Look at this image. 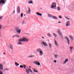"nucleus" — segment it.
I'll use <instances>...</instances> for the list:
<instances>
[{
	"label": "nucleus",
	"mask_w": 74,
	"mask_h": 74,
	"mask_svg": "<svg viewBox=\"0 0 74 74\" xmlns=\"http://www.w3.org/2000/svg\"><path fill=\"white\" fill-rule=\"evenodd\" d=\"M65 38L67 41V42L68 45H70V40H69V38H68L67 36H65Z\"/></svg>",
	"instance_id": "obj_11"
},
{
	"label": "nucleus",
	"mask_w": 74,
	"mask_h": 74,
	"mask_svg": "<svg viewBox=\"0 0 74 74\" xmlns=\"http://www.w3.org/2000/svg\"><path fill=\"white\" fill-rule=\"evenodd\" d=\"M28 58H32L33 57V56H28Z\"/></svg>",
	"instance_id": "obj_44"
},
{
	"label": "nucleus",
	"mask_w": 74,
	"mask_h": 74,
	"mask_svg": "<svg viewBox=\"0 0 74 74\" xmlns=\"http://www.w3.org/2000/svg\"><path fill=\"white\" fill-rule=\"evenodd\" d=\"M28 11H26V12L27 14H30V8H28Z\"/></svg>",
	"instance_id": "obj_15"
},
{
	"label": "nucleus",
	"mask_w": 74,
	"mask_h": 74,
	"mask_svg": "<svg viewBox=\"0 0 74 74\" xmlns=\"http://www.w3.org/2000/svg\"><path fill=\"white\" fill-rule=\"evenodd\" d=\"M16 37V35H13L12 36V38H14V37Z\"/></svg>",
	"instance_id": "obj_36"
},
{
	"label": "nucleus",
	"mask_w": 74,
	"mask_h": 74,
	"mask_svg": "<svg viewBox=\"0 0 74 74\" xmlns=\"http://www.w3.org/2000/svg\"><path fill=\"white\" fill-rule=\"evenodd\" d=\"M3 54L5 55V53H3Z\"/></svg>",
	"instance_id": "obj_48"
},
{
	"label": "nucleus",
	"mask_w": 74,
	"mask_h": 74,
	"mask_svg": "<svg viewBox=\"0 0 74 74\" xmlns=\"http://www.w3.org/2000/svg\"><path fill=\"white\" fill-rule=\"evenodd\" d=\"M0 74H3V72L1 71H0Z\"/></svg>",
	"instance_id": "obj_42"
},
{
	"label": "nucleus",
	"mask_w": 74,
	"mask_h": 74,
	"mask_svg": "<svg viewBox=\"0 0 74 74\" xmlns=\"http://www.w3.org/2000/svg\"><path fill=\"white\" fill-rule=\"evenodd\" d=\"M1 27H2V25H0V29H1Z\"/></svg>",
	"instance_id": "obj_41"
},
{
	"label": "nucleus",
	"mask_w": 74,
	"mask_h": 74,
	"mask_svg": "<svg viewBox=\"0 0 74 74\" xmlns=\"http://www.w3.org/2000/svg\"><path fill=\"white\" fill-rule=\"evenodd\" d=\"M18 44H22V43L20 41L18 43Z\"/></svg>",
	"instance_id": "obj_34"
},
{
	"label": "nucleus",
	"mask_w": 74,
	"mask_h": 74,
	"mask_svg": "<svg viewBox=\"0 0 74 74\" xmlns=\"http://www.w3.org/2000/svg\"><path fill=\"white\" fill-rule=\"evenodd\" d=\"M48 16L49 18H52V16L51 14H48Z\"/></svg>",
	"instance_id": "obj_26"
},
{
	"label": "nucleus",
	"mask_w": 74,
	"mask_h": 74,
	"mask_svg": "<svg viewBox=\"0 0 74 74\" xmlns=\"http://www.w3.org/2000/svg\"><path fill=\"white\" fill-rule=\"evenodd\" d=\"M16 37L17 38H18V37H19V36L16 35Z\"/></svg>",
	"instance_id": "obj_40"
},
{
	"label": "nucleus",
	"mask_w": 74,
	"mask_h": 74,
	"mask_svg": "<svg viewBox=\"0 0 74 74\" xmlns=\"http://www.w3.org/2000/svg\"><path fill=\"white\" fill-rule=\"evenodd\" d=\"M36 51L37 52H39L40 56H42L43 55H44V53L42 51V49L41 48H38L36 50Z\"/></svg>",
	"instance_id": "obj_3"
},
{
	"label": "nucleus",
	"mask_w": 74,
	"mask_h": 74,
	"mask_svg": "<svg viewBox=\"0 0 74 74\" xmlns=\"http://www.w3.org/2000/svg\"><path fill=\"white\" fill-rule=\"evenodd\" d=\"M1 36V34H0V37Z\"/></svg>",
	"instance_id": "obj_52"
},
{
	"label": "nucleus",
	"mask_w": 74,
	"mask_h": 74,
	"mask_svg": "<svg viewBox=\"0 0 74 74\" xmlns=\"http://www.w3.org/2000/svg\"><path fill=\"white\" fill-rule=\"evenodd\" d=\"M34 63L37 66H40V63L38 62V60H35L34 62Z\"/></svg>",
	"instance_id": "obj_7"
},
{
	"label": "nucleus",
	"mask_w": 74,
	"mask_h": 74,
	"mask_svg": "<svg viewBox=\"0 0 74 74\" xmlns=\"http://www.w3.org/2000/svg\"><path fill=\"white\" fill-rule=\"evenodd\" d=\"M15 30H16V32L19 34H21V29H18V28H16Z\"/></svg>",
	"instance_id": "obj_5"
},
{
	"label": "nucleus",
	"mask_w": 74,
	"mask_h": 74,
	"mask_svg": "<svg viewBox=\"0 0 74 74\" xmlns=\"http://www.w3.org/2000/svg\"><path fill=\"white\" fill-rule=\"evenodd\" d=\"M23 13H21V18H22V17H23Z\"/></svg>",
	"instance_id": "obj_29"
},
{
	"label": "nucleus",
	"mask_w": 74,
	"mask_h": 74,
	"mask_svg": "<svg viewBox=\"0 0 74 74\" xmlns=\"http://www.w3.org/2000/svg\"><path fill=\"white\" fill-rule=\"evenodd\" d=\"M70 21H67L66 23V26H70Z\"/></svg>",
	"instance_id": "obj_9"
},
{
	"label": "nucleus",
	"mask_w": 74,
	"mask_h": 74,
	"mask_svg": "<svg viewBox=\"0 0 74 74\" xmlns=\"http://www.w3.org/2000/svg\"><path fill=\"white\" fill-rule=\"evenodd\" d=\"M41 43L42 44V45H44L45 47H46V46H47V47H48V45H47V43H46V42H45L42 41L41 42Z\"/></svg>",
	"instance_id": "obj_10"
},
{
	"label": "nucleus",
	"mask_w": 74,
	"mask_h": 74,
	"mask_svg": "<svg viewBox=\"0 0 74 74\" xmlns=\"http://www.w3.org/2000/svg\"><path fill=\"white\" fill-rule=\"evenodd\" d=\"M23 67H24V69H25L26 68V65H25V64H23Z\"/></svg>",
	"instance_id": "obj_37"
},
{
	"label": "nucleus",
	"mask_w": 74,
	"mask_h": 74,
	"mask_svg": "<svg viewBox=\"0 0 74 74\" xmlns=\"http://www.w3.org/2000/svg\"><path fill=\"white\" fill-rule=\"evenodd\" d=\"M65 18L66 19H67V20H70L69 18L67 17H65Z\"/></svg>",
	"instance_id": "obj_32"
},
{
	"label": "nucleus",
	"mask_w": 74,
	"mask_h": 74,
	"mask_svg": "<svg viewBox=\"0 0 74 74\" xmlns=\"http://www.w3.org/2000/svg\"><path fill=\"white\" fill-rule=\"evenodd\" d=\"M15 64L16 66H19V64H18V63H17V62H15Z\"/></svg>",
	"instance_id": "obj_21"
},
{
	"label": "nucleus",
	"mask_w": 74,
	"mask_h": 74,
	"mask_svg": "<svg viewBox=\"0 0 74 74\" xmlns=\"http://www.w3.org/2000/svg\"><path fill=\"white\" fill-rule=\"evenodd\" d=\"M58 33L59 34V35H60V36L61 37V38L62 39H63V35H62V33L60 32V29H58Z\"/></svg>",
	"instance_id": "obj_6"
},
{
	"label": "nucleus",
	"mask_w": 74,
	"mask_h": 74,
	"mask_svg": "<svg viewBox=\"0 0 74 74\" xmlns=\"http://www.w3.org/2000/svg\"><path fill=\"white\" fill-rule=\"evenodd\" d=\"M59 18H60V19H62V16H59Z\"/></svg>",
	"instance_id": "obj_38"
},
{
	"label": "nucleus",
	"mask_w": 74,
	"mask_h": 74,
	"mask_svg": "<svg viewBox=\"0 0 74 74\" xmlns=\"http://www.w3.org/2000/svg\"><path fill=\"white\" fill-rule=\"evenodd\" d=\"M36 15H39L40 16H42V14H40V13H39L38 12H36Z\"/></svg>",
	"instance_id": "obj_18"
},
{
	"label": "nucleus",
	"mask_w": 74,
	"mask_h": 74,
	"mask_svg": "<svg viewBox=\"0 0 74 74\" xmlns=\"http://www.w3.org/2000/svg\"><path fill=\"white\" fill-rule=\"evenodd\" d=\"M69 37L71 39V40H72V41H74V38H73V36L71 35H69Z\"/></svg>",
	"instance_id": "obj_13"
},
{
	"label": "nucleus",
	"mask_w": 74,
	"mask_h": 74,
	"mask_svg": "<svg viewBox=\"0 0 74 74\" xmlns=\"http://www.w3.org/2000/svg\"><path fill=\"white\" fill-rule=\"evenodd\" d=\"M69 48L70 49V52H72V49H73V47H69Z\"/></svg>",
	"instance_id": "obj_19"
},
{
	"label": "nucleus",
	"mask_w": 74,
	"mask_h": 74,
	"mask_svg": "<svg viewBox=\"0 0 74 74\" xmlns=\"http://www.w3.org/2000/svg\"><path fill=\"white\" fill-rule=\"evenodd\" d=\"M17 13L19 14L20 13V6H18L17 7Z\"/></svg>",
	"instance_id": "obj_12"
},
{
	"label": "nucleus",
	"mask_w": 74,
	"mask_h": 74,
	"mask_svg": "<svg viewBox=\"0 0 74 74\" xmlns=\"http://www.w3.org/2000/svg\"><path fill=\"white\" fill-rule=\"evenodd\" d=\"M57 10L58 11H60V8L59 7V6H58Z\"/></svg>",
	"instance_id": "obj_27"
},
{
	"label": "nucleus",
	"mask_w": 74,
	"mask_h": 74,
	"mask_svg": "<svg viewBox=\"0 0 74 74\" xmlns=\"http://www.w3.org/2000/svg\"><path fill=\"white\" fill-rule=\"evenodd\" d=\"M33 3V0H29L28 1L29 4H32Z\"/></svg>",
	"instance_id": "obj_17"
},
{
	"label": "nucleus",
	"mask_w": 74,
	"mask_h": 74,
	"mask_svg": "<svg viewBox=\"0 0 74 74\" xmlns=\"http://www.w3.org/2000/svg\"><path fill=\"white\" fill-rule=\"evenodd\" d=\"M69 61V60L67 59H66L63 62V64H65L66 63V62H67Z\"/></svg>",
	"instance_id": "obj_16"
},
{
	"label": "nucleus",
	"mask_w": 74,
	"mask_h": 74,
	"mask_svg": "<svg viewBox=\"0 0 74 74\" xmlns=\"http://www.w3.org/2000/svg\"><path fill=\"white\" fill-rule=\"evenodd\" d=\"M58 23H61V22L60 21H58Z\"/></svg>",
	"instance_id": "obj_46"
},
{
	"label": "nucleus",
	"mask_w": 74,
	"mask_h": 74,
	"mask_svg": "<svg viewBox=\"0 0 74 74\" xmlns=\"http://www.w3.org/2000/svg\"><path fill=\"white\" fill-rule=\"evenodd\" d=\"M13 13H15V11L14 10V11Z\"/></svg>",
	"instance_id": "obj_49"
},
{
	"label": "nucleus",
	"mask_w": 74,
	"mask_h": 74,
	"mask_svg": "<svg viewBox=\"0 0 74 74\" xmlns=\"http://www.w3.org/2000/svg\"><path fill=\"white\" fill-rule=\"evenodd\" d=\"M24 23H25V21H22V24H24Z\"/></svg>",
	"instance_id": "obj_35"
},
{
	"label": "nucleus",
	"mask_w": 74,
	"mask_h": 74,
	"mask_svg": "<svg viewBox=\"0 0 74 74\" xmlns=\"http://www.w3.org/2000/svg\"><path fill=\"white\" fill-rule=\"evenodd\" d=\"M3 18V17H0V19H1Z\"/></svg>",
	"instance_id": "obj_45"
},
{
	"label": "nucleus",
	"mask_w": 74,
	"mask_h": 74,
	"mask_svg": "<svg viewBox=\"0 0 74 74\" xmlns=\"http://www.w3.org/2000/svg\"><path fill=\"white\" fill-rule=\"evenodd\" d=\"M50 8L51 9H54L56 8V3L55 2H53L52 3Z\"/></svg>",
	"instance_id": "obj_2"
},
{
	"label": "nucleus",
	"mask_w": 74,
	"mask_h": 74,
	"mask_svg": "<svg viewBox=\"0 0 74 74\" xmlns=\"http://www.w3.org/2000/svg\"><path fill=\"white\" fill-rule=\"evenodd\" d=\"M54 63H56V61L55 60H54Z\"/></svg>",
	"instance_id": "obj_43"
},
{
	"label": "nucleus",
	"mask_w": 74,
	"mask_h": 74,
	"mask_svg": "<svg viewBox=\"0 0 74 74\" xmlns=\"http://www.w3.org/2000/svg\"><path fill=\"white\" fill-rule=\"evenodd\" d=\"M29 67H30V68H31V66H29Z\"/></svg>",
	"instance_id": "obj_50"
},
{
	"label": "nucleus",
	"mask_w": 74,
	"mask_h": 74,
	"mask_svg": "<svg viewBox=\"0 0 74 74\" xmlns=\"http://www.w3.org/2000/svg\"><path fill=\"white\" fill-rule=\"evenodd\" d=\"M10 48L12 50H13V46H12V45H11L10 46Z\"/></svg>",
	"instance_id": "obj_23"
},
{
	"label": "nucleus",
	"mask_w": 74,
	"mask_h": 74,
	"mask_svg": "<svg viewBox=\"0 0 74 74\" xmlns=\"http://www.w3.org/2000/svg\"><path fill=\"white\" fill-rule=\"evenodd\" d=\"M20 68H23V66L22 65H21L20 66Z\"/></svg>",
	"instance_id": "obj_33"
},
{
	"label": "nucleus",
	"mask_w": 74,
	"mask_h": 74,
	"mask_svg": "<svg viewBox=\"0 0 74 74\" xmlns=\"http://www.w3.org/2000/svg\"><path fill=\"white\" fill-rule=\"evenodd\" d=\"M47 35L48 37H52V36H51V35L49 33H48L47 34Z\"/></svg>",
	"instance_id": "obj_22"
},
{
	"label": "nucleus",
	"mask_w": 74,
	"mask_h": 74,
	"mask_svg": "<svg viewBox=\"0 0 74 74\" xmlns=\"http://www.w3.org/2000/svg\"><path fill=\"white\" fill-rule=\"evenodd\" d=\"M24 16H25V14L24 15Z\"/></svg>",
	"instance_id": "obj_51"
},
{
	"label": "nucleus",
	"mask_w": 74,
	"mask_h": 74,
	"mask_svg": "<svg viewBox=\"0 0 74 74\" xmlns=\"http://www.w3.org/2000/svg\"><path fill=\"white\" fill-rule=\"evenodd\" d=\"M53 34L54 36L55 37H57V35L55 33H53Z\"/></svg>",
	"instance_id": "obj_30"
},
{
	"label": "nucleus",
	"mask_w": 74,
	"mask_h": 74,
	"mask_svg": "<svg viewBox=\"0 0 74 74\" xmlns=\"http://www.w3.org/2000/svg\"><path fill=\"white\" fill-rule=\"evenodd\" d=\"M55 44L57 46V47H59V45L57 43V42H56V40H55Z\"/></svg>",
	"instance_id": "obj_20"
},
{
	"label": "nucleus",
	"mask_w": 74,
	"mask_h": 74,
	"mask_svg": "<svg viewBox=\"0 0 74 74\" xmlns=\"http://www.w3.org/2000/svg\"><path fill=\"white\" fill-rule=\"evenodd\" d=\"M52 18H53V19H58L57 17H56V16H52Z\"/></svg>",
	"instance_id": "obj_24"
},
{
	"label": "nucleus",
	"mask_w": 74,
	"mask_h": 74,
	"mask_svg": "<svg viewBox=\"0 0 74 74\" xmlns=\"http://www.w3.org/2000/svg\"><path fill=\"white\" fill-rule=\"evenodd\" d=\"M34 73H37L38 72V71L36 69L34 68Z\"/></svg>",
	"instance_id": "obj_25"
},
{
	"label": "nucleus",
	"mask_w": 74,
	"mask_h": 74,
	"mask_svg": "<svg viewBox=\"0 0 74 74\" xmlns=\"http://www.w3.org/2000/svg\"><path fill=\"white\" fill-rule=\"evenodd\" d=\"M2 3L3 4H5V1L3 0H1L0 1V4L1 5H3L2 4Z\"/></svg>",
	"instance_id": "obj_8"
},
{
	"label": "nucleus",
	"mask_w": 74,
	"mask_h": 74,
	"mask_svg": "<svg viewBox=\"0 0 74 74\" xmlns=\"http://www.w3.org/2000/svg\"><path fill=\"white\" fill-rule=\"evenodd\" d=\"M3 65L1 64L0 63V70H3Z\"/></svg>",
	"instance_id": "obj_14"
},
{
	"label": "nucleus",
	"mask_w": 74,
	"mask_h": 74,
	"mask_svg": "<svg viewBox=\"0 0 74 74\" xmlns=\"http://www.w3.org/2000/svg\"><path fill=\"white\" fill-rule=\"evenodd\" d=\"M26 72L27 74H30V72H31V73H33V71H32L30 68H28V69L26 70Z\"/></svg>",
	"instance_id": "obj_4"
},
{
	"label": "nucleus",
	"mask_w": 74,
	"mask_h": 74,
	"mask_svg": "<svg viewBox=\"0 0 74 74\" xmlns=\"http://www.w3.org/2000/svg\"><path fill=\"white\" fill-rule=\"evenodd\" d=\"M49 44L50 48H51L52 47H51V44H50L49 43Z\"/></svg>",
	"instance_id": "obj_39"
},
{
	"label": "nucleus",
	"mask_w": 74,
	"mask_h": 74,
	"mask_svg": "<svg viewBox=\"0 0 74 74\" xmlns=\"http://www.w3.org/2000/svg\"><path fill=\"white\" fill-rule=\"evenodd\" d=\"M30 40L29 38L27 37H23V38L20 39H18V41H20L21 42H29Z\"/></svg>",
	"instance_id": "obj_1"
},
{
	"label": "nucleus",
	"mask_w": 74,
	"mask_h": 74,
	"mask_svg": "<svg viewBox=\"0 0 74 74\" xmlns=\"http://www.w3.org/2000/svg\"><path fill=\"white\" fill-rule=\"evenodd\" d=\"M54 57L55 58H56L58 56V55H56V54H54Z\"/></svg>",
	"instance_id": "obj_28"
},
{
	"label": "nucleus",
	"mask_w": 74,
	"mask_h": 74,
	"mask_svg": "<svg viewBox=\"0 0 74 74\" xmlns=\"http://www.w3.org/2000/svg\"><path fill=\"white\" fill-rule=\"evenodd\" d=\"M42 38H43V39H45V38H44V37H42Z\"/></svg>",
	"instance_id": "obj_47"
},
{
	"label": "nucleus",
	"mask_w": 74,
	"mask_h": 74,
	"mask_svg": "<svg viewBox=\"0 0 74 74\" xmlns=\"http://www.w3.org/2000/svg\"><path fill=\"white\" fill-rule=\"evenodd\" d=\"M9 69L7 68H5L4 69V71H8L9 70Z\"/></svg>",
	"instance_id": "obj_31"
}]
</instances>
